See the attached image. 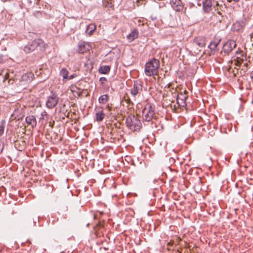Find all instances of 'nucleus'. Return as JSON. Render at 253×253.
<instances>
[{"instance_id": "nucleus-1", "label": "nucleus", "mask_w": 253, "mask_h": 253, "mask_svg": "<svg viewBox=\"0 0 253 253\" xmlns=\"http://www.w3.org/2000/svg\"><path fill=\"white\" fill-rule=\"evenodd\" d=\"M45 49V43L41 39L35 40L29 42L24 47V51L26 53H29L36 50L43 51Z\"/></svg>"}, {"instance_id": "nucleus-2", "label": "nucleus", "mask_w": 253, "mask_h": 253, "mask_svg": "<svg viewBox=\"0 0 253 253\" xmlns=\"http://www.w3.org/2000/svg\"><path fill=\"white\" fill-rule=\"evenodd\" d=\"M159 67V60L153 58L146 63L144 70L145 73L148 76L156 75L158 74Z\"/></svg>"}, {"instance_id": "nucleus-3", "label": "nucleus", "mask_w": 253, "mask_h": 253, "mask_svg": "<svg viewBox=\"0 0 253 253\" xmlns=\"http://www.w3.org/2000/svg\"><path fill=\"white\" fill-rule=\"evenodd\" d=\"M142 117L144 120L149 122L156 117L154 107L150 103H147L142 111Z\"/></svg>"}, {"instance_id": "nucleus-4", "label": "nucleus", "mask_w": 253, "mask_h": 253, "mask_svg": "<svg viewBox=\"0 0 253 253\" xmlns=\"http://www.w3.org/2000/svg\"><path fill=\"white\" fill-rule=\"evenodd\" d=\"M126 124L132 131H138L141 127V123L137 117L134 115H129L126 119Z\"/></svg>"}, {"instance_id": "nucleus-5", "label": "nucleus", "mask_w": 253, "mask_h": 253, "mask_svg": "<svg viewBox=\"0 0 253 253\" xmlns=\"http://www.w3.org/2000/svg\"><path fill=\"white\" fill-rule=\"evenodd\" d=\"M58 100V97L56 94H53L47 97L46 106L47 108L52 109L57 104Z\"/></svg>"}, {"instance_id": "nucleus-6", "label": "nucleus", "mask_w": 253, "mask_h": 253, "mask_svg": "<svg viewBox=\"0 0 253 253\" xmlns=\"http://www.w3.org/2000/svg\"><path fill=\"white\" fill-rule=\"evenodd\" d=\"M142 91V84L140 82H134L133 87L130 90L131 94L134 96L139 95Z\"/></svg>"}, {"instance_id": "nucleus-7", "label": "nucleus", "mask_w": 253, "mask_h": 253, "mask_svg": "<svg viewBox=\"0 0 253 253\" xmlns=\"http://www.w3.org/2000/svg\"><path fill=\"white\" fill-rule=\"evenodd\" d=\"M236 46V42L233 40L228 41L223 46V50L226 53L232 51Z\"/></svg>"}, {"instance_id": "nucleus-8", "label": "nucleus", "mask_w": 253, "mask_h": 253, "mask_svg": "<svg viewBox=\"0 0 253 253\" xmlns=\"http://www.w3.org/2000/svg\"><path fill=\"white\" fill-rule=\"evenodd\" d=\"M206 45V40L203 37H199L194 39L192 43L193 47L198 46V47H203Z\"/></svg>"}, {"instance_id": "nucleus-9", "label": "nucleus", "mask_w": 253, "mask_h": 253, "mask_svg": "<svg viewBox=\"0 0 253 253\" xmlns=\"http://www.w3.org/2000/svg\"><path fill=\"white\" fill-rule=\"evenodd\" d=\"M186 93V91L185 90L184 94L180 93L177 95L176 101L178 106L184 107L186 105L185 100L187 98V96Z\"/></svg>"}, {"instance_id": "nucleus-10", "label": "nucleus", "mask_w": 253, "mask_h": 253, "mask_svg": "<svg viewBox=\"0 0 253 253\" xmlns=\"http://www.w3.org/2000/svg\"><path fill=\"white\" fill-rule=\"evenodd\" d=\"M90 45L86 42H83L78 45V52L81 53H84L89 51L91 49Z\"/></svg>"}, {"instance_id": "nucleus-11", "label": "nucleus", "mask_w": 253, "mask_h": 253, "mask_svg": "<svg viewBox=\"0 0 253 253\" xmlns=\"http://www.w3.org/2000/svg\"><path fill=\"white\" fill-rule=\"evenodd\" d=\"M171 5L173 8L177 11H180L183 8L181 0H172Z\"/></svg>"}, {"instance_id": "nucleus-12", "label": "nucleus", "mask_w": 253, "mask_h": 253, "mask_svg": "<svg viewBox=\"0 0 253 253\" xmlns=\"http://www.w3.org/2000/svg\"><path fill=\"white\" fill-rule=\"evenodd\" d=\"M26 122L28 125H31L32 127L36 126L37 122L35 116L30 115L26 118Z\"/></svg>"}, {"instance_id": "nucleus-13", "label": "nucleus", "mask_w": 253, "mask_h": 253, "mask_svg": "<svg viewBox=\"0 0 253 253\" xmlns=\"http://www.w3.org/2000/svg\"><path fill=\"white\" fill-rule=\"evenodd\" d=\"M211 0H204L203 1V8L205 12H209L211 10Z\"/></svg>"}, {"instance_id": "nucleus-14", "label": "nucleus", "mask_w": 253, "mask_h": 253, "mask_svg": "<svg viewBox=\"0 0 253 253\" xmlns=\"http://www.w3.org/2000/svg\"><path fill=\"white\" fill-rule=\"evenodd\" d=\"M138 36V32L136 29H133L132 32L128 35L127 39L130 41L132 42L134 39H136Z\"/></svg>"}, {"instance_id": "nucleus-15", "label": "nucleus", "mask_w": 253, "mask_h": 253, "mask_svg": "<svg viewBox=\"0 0 253 253\" xmlns=\"http://www.w3.org/2000/svg\"><path fill=\"white\" fill-rule=\"evenodd\" d=\"M21 110H19V108L15 109L13 113L11 115V118L12 120L18 119L19 120L20 118H22V115L20 114V112Z\"/></svg>"}, {"instance_id": "nucleus-16", "label": "nucleus", "mask_w": 253, "mask_h": 253, "mask_svg": "<svg viewBox=\"0 0 253 253\" xmlns=\"http://www.w3.org/2000/svg\"><path fill=\"white\" fill-rule=\"evenodd\" d=\"M105 114L103 113V111L101 110H99L97 111L95 114L96 120L97 122H101L104 118Z\"/></svg>"}, {"instance_id": "nucleus-17", "label": "nucleus", "mask_w": 253, "mask_h": 253, "mask_svg": "<svg viewBox=\"0 0 253 253\" xmlns=\"http://www.w3.org/2000/svg\"><path fill=\"white\" fill-rule=\"evenodd\" d=\"M96 25L94 24H90L87 27L85 32L89 35H91L96 29Z\"/></svg>"}, {"instance_id": "nucleus-18", "label": "nucleus", "mask_w": 253, "mask_h": 253, "mask_svg": "<svg viewBox=\"0 0 253 253\" xmlns=\"http://www.w3.org/2000/svg\"><path fill=\"white\" fill-rule=\"evenodd\" d=\"M244 59L241 58H237L231 61V64L236 66V67H239L241 64L243 62Z\"/></svg>"}, {"instance_id": "nucleus-19", "label": "nucleus", "mask_w": 253, "mask_h": 253, "mask_svg": "<svg viewBox=\"0 0 253 253\" xmlns=\"http://www.w3.org/2000/svg\"><path fill=\"white\" fill-rule=\"evenodd\" d=\"M109 100V96L107 94H104L101 95L98 99V101L100 103L105 104Z\"/></svg>"}, {"instance_id": "nucleus-20", "label": "nucleus", "mask_w": 253, "mask_h": 253, "mask_svg": "<svg viewBox=\"0 0 253 253\" xmlns=\"http://www.w3.org/2000/svg\"><path fill=\"white\" fill-rule=\"evenodd\" d=\"M103 4L105 7L109 8H113L114 7L112 0H103Z\"/></svg>"}, {"instance_id": "nucleus-21", "label": "nucleus", "mask_w": 253, "mask_h": 253, "mask_svg": "<svg viewBox=\"0 0 253 253\" xmlns=\"http://www.w3.org/2000/svg\"><path fill=\"white\" fill-rule=\"evenodd\" d=\"M110 67L108 66H101L99 70L100 73L102 74H106L110 71Z\"/></svg>"}, {"instance_id": "nucleus-22", "label": "nucleus", "mask_w": 253, "mask_h": 253, "mask_svg": "<svg viewBox=\"0 0 253 253\" xmlns=\"http://www.w3.org/2000/svg\"><path fill=\"white\" fill-rule=\"evenodd\" d=\"M60 74L63 79H68V71L66 69H62L60 71Z\"/></svg>"}, {"instance_id": "nucleus-23", "label": "nucleus", "mask_w": 253, "mask_h": 253, "mask_svg": "<svg viewBox=\"0 0 253 253\" xmlns=\"http://www.w3.org/2000/svg\"><path fill=\"white\" fill-rule=\"evenodd\" d=\"M218 44V42H211L210 43V44L209 45V47L211 49L214 50L216 48Z\"/></svg>"}, {"instance_id": "nucleus-24", "label": "nucleus", "mask_w": 253, "mask_h": 253, "mask_svg": "<svg viewBox=\"0 0 253 253\" xmlns=\"http://www.w3.org/2000/svg\"><path fill=\"white\" fill-rule=\"evenodd\" d=\"M4 122L2 121L0 123V136H1L4 132Z\"/></svg>"}, {"instance_id": "nucleus-25", "label": "nucleus", "mask_w": 253, "mask_h": 253, "mask_svg": "<svg viewBox=\"0 0 253 253\" xmlns=\"http://www.w3.org/2000/svg\"><path fill=\"white\" fill-rule=\"evenodd\" d=\"M137 23L138 24L139 26H140V25H144L145 23L144 22V21H141V20L139 19L138 20V21H137Z\"/></svg>"}, {"instance_id": "nucleus-26", "label": "nucleus", "mask_w": 253, "mask_h": 253, "mask_svg": "<svg viewBox=\"0 0 253 253\" xmlns=\"http://www.w3.org/2000/svg\"><path fill=\"white\" fill-rule=\"evenodd\" d=\"M99 81L101 82V84H103L106 81V79L104 77H102L100 79Z\"/></svg>"}, {"instance_id": "nucleus-27", "label": "nucleus", "mask_w": 253, "mask_h": 253, "mask_svg": "<svg viewBox=\"0 0 253 253\" xmlns=\"http://www.w3.org/2000/svg\"><path fill=\"white\" fill-rule=\"evenodd\" d=\"M230 68H231L230 66H227L224 67L225 70H226L227 71H229V72L230 71Z\"/></svg>"}, {"instance_id": "nucleus-28", "label": "nucleus", "mask_w": 253, "mask_h": 253, "mask_svg": "<svg viewBox=\"0 0 253 253\" xmlns=\"http://www.w3.org/2000/svg\"><path fill=\"white\" fill-rule=\"evenodd\" d=\"M75 77H76V75H75V74H73V75H72L70 76L69 77V78L68 77V79H69V80L72 79H73Z\"/></svg>"}, {"instance_id": "nucleus-29", "label": "nucleus", "mask_w": 253, "mask_h": 253, "mask_svg": "<svg viewBox=\"0 0 253 253\" xmlns=\"http://www.w3.org/2000/svg\"><path fill=\"white\" fill-rule=\"evenodd\" d=\"M45 115H46V112H44V111L42 112V114H41V115H42V117H43Z\"/></svg>"}, {"instance_id": "nucleus-30", "label": "nucleus", "mask_w": 253, "mask_h": 253, "mask_svg": "<svg viewBox=\"0 0 253 253\" xmlns=\"http://www.w3.org/2000/svg\"><path fill=\"white\" fill-rule=\"evenodd\" d=\"M107 109L109 110V111H110L111 109V107H110L109 105H107V107H106Z\"/></svg>"}, {"instance_id": "nucleus-31", "label": "nucleus", "mask_w": 253, "mask_h": 253, "mask_svg": "<svg viewBox=\"0 0 253 253\" xmlns=\"http://www.w3.org/2000/svg\"><path fill=\"white\" fill-rule=\"evenodd\" d=\"M216 6H218V2H216Z\"/></svg>"}, {"instance_id": "nucleus-32", "label": "nucleus", "mask_w": 253, "mask_h": 253, "mask_svg": "<svg viewBox=\"0 0 253 253\" xmlns=\"http://www.w3.org/2000/svg\"><path fill=\"white\" fill-rule=\"evenodd\" d=\"M245 65L247 66V63L245 64Z\"/></svg>"}, {"instance_id": "nucleus-33", "label": "nucleus", "mask_w": 253, "mask_h": 253, "mask_svg": "<svg viewBox=\"0 0 253 253\" xmlns=\"http://www.w3.org/2000/svg\"><path fill=\"white\" fill-rule=\"evenodd\" d=\"M198 1H200V0H197Z\"/></svg>"}]
</instances>
